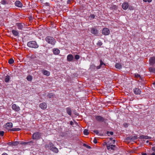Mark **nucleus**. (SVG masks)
I'll use <instances>...</instances> for the list:
<instances>
[{
	"mask_svg": "<svg viewBox=\"0 0 155 155\" xmlns=\"http://www.w3.org/2000/svg\"><path fill=\"white\" fill-rule=\"evenodd\" d=\"M14 62V60L12 58L10 59L8 61V63L10 64H12Z\"/></svg>",
	"mask_w": 155,
	"mask_h": 155,
	"instance_id": "nucleus-30",
	"label": "nucleus"
},
{
	"mask_svg": "<svg viewBox=\"0 0 155 155\" xmlns=\"http://www.w3.org/2000/svg\"><path fill=\"white\" fill-rule=\"evenodd\" d=\"M134 92L136 94H140L141 93V91L138 88H135L134 89Z\"/></svg>",
	"mask_w": 155,
	"mask_h": 155,
	"instance_id": "nucleus-8",
	"label": "nucleus"
},
{
	"mask_svg": "<svg viewBox=\"0 0 155 155\" xmlns=\"http://www.w3.org/2000/svg\"><path fill=\"white\" fill-rule=\"evenodd\" d=\"M1 3L3 5L8 4V2L5 0H3L2 1Z\"/></svg>",
	"mask_w": 155,
	"mask_h": 155,
	"instance_id": "nucleus-33",
	"label": "nucleus"
},
{
	"mask_svg": "<svg viewBox=\"0 0 155 155\" xmlns=\"http://www.w3.org/2000/svg\"><path fill=\"white\" fill-rule=\"evenodd\" d=\"M27 80L29 81H31L32 79V77L30 75H28L26 78Z\"/></svg>",
	"mask_w": 155,
	"mask_h": 155,
	"instance_id": "nucleus-26",
	"label": "nucleus"
},
{
	"mask_svg": "<svg viewBox=\"0 0 155 155\" xmlns=\"http://www.w3.org/2000/svg\"><path fill=\"white\" fill-rule=\"evenodd\" d=\"M21 145H26L28 144V143L27 142H21Z\"/></svg>",
	"mask_w": 155,
	"mask_h": 155,
	"instance_id": "nucleus-44",
	"label": "nucleus"
},
{
	"mask_svg": "<svg viewBox=\"0 0 155 155\" xmlns=\"http://www.w3.org/2000/svg\"><path fill=\"white\" fill-rule=\"evenodd\" d=\"M91 67V68H94L95 67V66L94 65H92Z\"/></svg>",
	"mask_w": 155,
	"mask_h": 155,
	"instance_id": "nucleus-58",
	"label": "nucleus"
},
{
	"mask_svg": "<svg viewBox=\"0 0 155 155\" xmlns=\"http://www.w3.org/2000/svg\"><path fill=\"white\" fill-rule=\"evenodd\" d=\"M87 145L86 144H85V143H84V144H83V146H84V147H86Z\"/></svg>",
	"mask_w": 155,
	"mask_h": 155,
	"instance_id": "nucleus-61",
	"label": "nucleus"
},
{
	"mask_svg": "<svg viewBox=\"0 0 155 155\" xmlns=\"http://www.w3.org/2000/svg\"><path fill=\"white\" fill-rule=\"evenodd\" d=\"M148 155H155V153L154 152H153L151 154H148Z\"/></svg>",
	"mask_w": 155,
	"mask_h": 155,
	"instance_id": "nucleus-55",
	"label": "nucleus"
},
{
	"mask_svg": "<svg viewBox=\"0 0 155 155\" xmlns=\"http://www.w3.org/2000/svg\"><path fill=\"white\" fill-rule=\"evenodd\" d=\"M93 131L94 133H95L97 134H98L99 133L98 131L97 130H94Z\"/></svg>",
	"mask_w": 155,
	"mask_h": 155,
	"instance_id": "nucleus-50",
	"label": "nucleus"
},
{
	"mask_svg": "<svg viewBox=\"0 0 155 155\" xmlns=\"http://www.w3.org/2000/svg\"><path fill=\"white\" fill-rule=\"evenodd\" d=\"M54 94L53 93H49L47 95L48 97L51 98L52 97L54 96Z\"/></svg>",
	"mask_w": 155,
	"mask_h": 155,
	"instance_id": "nucleus-24",
	"label": "nucleus"
},
{
	"mask_svg": "<svg viewBox=\"0 0 155 155\" xmlns=\"http://www.w3.org/2000/svg\"><path fill=\"white\" fill-rule=\"evenodd\" d=\"M124 126L125 127H128L127 124L126 123H125L124 124Z\"/></svg>",
	"mask_w": 155,
	"mask_h": 155,
	"instance_id": "nucleus-52",
	"label": "nucleus"
},
{
	"mask_svg": "<svg viewBox=\"0 0 155 155\" xmlns=\"http://www.w3.org/2000/svg\"><path fill=\"white\" fill-rule=\"evenodd\" d=\"M16 25L17 26L18 29L22 30L23 28L25 25L24 24L19 23H16Z\"/></svg>",
	"mask_w": 155,
	"mask_h": 155,
	"instance_id": "nucleus-6",
	"label": "nucleus"
},
{
	"mask_svg": "<svg viewBox=\"0 0 155 155\" xmlns=\"http://www.w3.org/2000/svg\"><path fill=\"white\" fill-rule=\"evenodd\" d=\"M102 33L104 35H108L110 34V30L107 28H104L102 30Z\"/></svg>",
	"mask_w": 155,
	"mask_h": 155,
	"instance_id": "nucleus-4",
	"label": "nucleus"
},
{
	"mask_svg": "<svg viewBox=\"0 0 155 155\" xmlns=\"http://www.w3.org/2000/svg\"><path fill=\"white\" fill-rule=\"evenodd\" d=\"M140 139H150L151 138L150 137H148L147 136L142 135L139 137Z\"/></svg>",
	"mask_w": 155,
	"mask_h": 155,
	"instance_id": "nucleus-16",
	"label": "nucleus"
},
{
	"mask_svg": "<svg viewBox=\"0 0 155 155\" xmlns=\"http://www.w3.org/2000/svg\"><path fill=\"white\" fill-rule=\"evenodd\" d=\"M7 144L9 146H12V142H8L7 143Z\"/></svg>",
	"mask_w": 155,
	"mask_h": 155,
	"instance_id": "nucleus-43",
	"label": "nucleus"
},
{
	"mask_svg": "<svg viewBox=\"0 0 155 155\" xmlns=\"http://www.w3.org/2000/svg\"><path fill=\"white\" fill-rule=\"evenodd\" d=\"M45 148H49V143L48 144H45Z\"/></svg>",
	"mask_w": 155,
	"mask_h": 155,
	"instance_id": "nucleus-51",
	"label": "nucleus"
},
{
	"mask_svg": "<svg viewBox=\"0 0 155 155\" xmlns=\"http://www.w3.org/2000/svg\"><path fill=\"white\" fill-rule=\"evenodd\" d=\"M153 85H155V82H154L153 83Z\"/></svg>",
	"mask_w": 155,
	"mask_h": 155,
	"instance_id": "nucleus-64",
	"label": "nucleus"
},
{
	"mask_svg": "<svg viewBox=\"0 0 155 155\" xmlns=\"http://www.w3.org/2000/svg\"><path fill=\"white\" fill-rule=\"evenodd\" d=\"M150 63V65H153L155 63V57L151 58L149 59Z\"/></svg>",
	"mask_w": 155,
	"mask_h": 155,
	"instance_id": "nucleus-11",
	"label": "nucleus"
},
{
	"mask_svg": "<svg viewBox=\"0 0 155 155\" xmlns=\"http://www.w3.org/2000/svg\"><path fill=\"white\" fill-rule=\"evenodd\" d=\"M142 155H147V154L146 153H142Z\"/></svg>",
	"mask_w": 155,
	"mask_h": 155,
	"instance_id": "nucleus-60",
	"label": "nucleus"
},
{
	"mask_svg": "<svg viewBox=\"0 0 155 155\" xmlns=\"http://www.w3.org/2000/svg\"><path fill=\"white\" fill-rule=\"evenodd\" d=\"M137 136H134V137H131V139L133 140H136L137 139Z\"/></svg>",
	"mask_w": 155,
	"mask_h": 155,
	"instance_id": "nucleus-37",
	"label": "nucleus"
},
{
	"mask_svg": "<svg viewBox=\"0 0 155 155\" xmlns=\"http://www.w3.org/2000/svg\"><path fill=\"white\" fill-rule=\"evenodd\" d=\"M41 136V134L39 132H36L34 133L32 135V138L34 140H39Z\"/></svg>",
	"mask_w": 155,
	"mask_h": 155,
	"instance_id": "nucleus-3",
	"label": "nucleus"
},
{
	"mask_svg": "<svg viewBox=\"0 0 155 155\" xmlns=\"http://www.w3.org/2000/svg\"><path fill=\"white\" fill-rule=\"evenodd\" d=\"M93 142L94 143H97V140L96 138H95L93 140Z\"/></svg>",
	"mask_w": 155,
	"mask_h": 155,
	"instance_id": "nucleus-48",
	"label": "nucleus"
},
{
	"mask_svg": "<svg viewBox=\"0 0 155 155\" xmlns=\"http://www.w3.org/2000/svg\"><path fill=\"white\" fill-rule=\"evenodd\" d=\"M152 0H143V1L145 2H151Z\"/></svg>",
	"mask_w": 155,
	"mask_h": 155,
	"instance_id": "nucleus-45",
	"label": "nucleus"
},
{
	"mask_svg": "<svg viewBox=\"0 0 155 155\" xmlns=\"http://www.w3.org/2000/svg\"><path fill=\"white\" fill-rule=\"evenodd\" d=\"M116 147V145H111V149L114 150V148Z\"/></svg>",
	"mask_w": 155,
	"mask_h": 155,
	"instance_id": "nucleus-41",
	"label": "nucleus"
},
{
	"mask_svg": "<svg viewBox=\"0 0 155 155\" xmlns=\"http://www.w3.org/2000/svg\"><path fill=\"white\" fill-rule=\"evenodd\" d=\"M74 59V57L72 55L70 54L67 57V60L69 61H71Z\"/></svg>",
	"mask_w": 155,
	"mask_h": 155,
	"instance_id": "nucleus-14",
	"label": "nucleus"
},
{
	"mask_svg": "<svg viewBox=\"0 0 155 155\" xmlns=\"http://www.w3.org/2000/svg\"><path fill=\"white\" fill-rule=\"evenodd\" d=\"M100 65H101L102 67H104V66L105 65V64L104 63L102 60L101 59L100 60Z\"/></svg>",
	"mask_w": 155,
	"mask_h": 155,
	"instance_id": "nucleus-29",
	"label": "nucleus"
},
{
	"mask_svg": "<svg viewBox=\"0 0 155 155\" xmlns=\"http://www.w3.org/2000/svg\"><path fill=\"white\" fill-rule=\"evenodd\" d=\"M152 150L153 151L155 152V147H153L152 148Z\"/></svg>",
	"mask_w": 155,
	"mask_h": 155,
	"instance_id": "nucleus-53",
	"label": "nucleus"
},
{
	"mask_svg": "<svg viewBox=\"0 0 155 155\" xmlns=\"http://www.w3.org/2000/svg\"><path fill=\"white\" fill-rule=\"evenodd\" d=\"M39 107L43 109H45L47 107V105L45 103H41L39 105Z\"/></svg>",
	"mask_w": 155,
	"mask_h": 155,
	"instance_id": "nucleus-12",
	"label": "nucleus"
},
{
	"mask_svg": "<svg viewBox=\"0 0 155 155\" xmlns=\"http://www.w3.org/2000/svg\"><path fill=\"white\" fill-rule=\"evenodd\" d=\"M53 52L54 54H58L59 53L60 51L57 48L54 49L53 50Z\"/></svg>",
	"mask_w": 155,
	"mask_h": 155,
	"instance_id": "nucleus-20",
	"label": "nucleus"
},
{
	"mask_svg": "<svg viewBox=\"0 0 155 155\" xmlns=\"http://www.w3.org/2000/svg\"><path fill=\"white\" fill-rule=\"evenodd\" d=\"M66 111L67 113L69 115L71 116V109L70 107H68L66 108Z\"/></svg>",
	"mask_w": 155,
	"mask_h": 155,
	"instance_id": "nucleus-19",
	"label": "nucleus"
},
{
	"mask_svg": "<svg viewBox=\"0 0 155 155\" xmlns=\"http://www.w3.org/2000/svg\"><path fill=\"white\" fill-rule=\"evenodd\" d=\"M75 59L76 60H78L80 58V56L79 55L77 54L74 56Z\"/></svg>",
	"mask_w": 155,
	"mask_h": 155,
	"instance_id": "nucleus-38",
	"label": "nucleus"
},
{
	"mask_svg": "<svg viewBox=\"0 0 155 155\" xmlns=\"http://www.w3.org/2000/svg\"><path fill=\"white\" fill-rule=\"evenodd\" d=\"M95 119L98 122H103L104 121L105 119L101 116L97 115L95 116Z\"/></svg>",
	"mask_w": 155,
	"mask_h": 155,
	"instance_id": "nucleus-5",
	"label": "nucleus"
},
{
	"mask_svg": "<svg viewBox=\"0 0 155 155\" xmlns=\"http://www.w3.org/2000/svg\"><path fill=\"white\" fill-rule=\"evenodd\" d=\"M113 138H111H111H110V140H113Z\"/></svg>",
	"mask_w": 155,
	"mask_h": 155,
	"instance_id": "nucleus-63",
	"label": "nucleus"
},
{
	"mask_svg": "<svg viewBox=\"0 0 155 155\" xmlns=\"http://www.w3.org/2000/svg\"><path fill=\"white\" fill-rule=\"evenodd\" d=\"M115 67L117 68L120 69L122 68V66L119 63H116L115 65Z\"/></svg>",
	"mask_w": 155,
	"mask_h": 155,
	"instance_id": "nucleus-23",
	"label": "nucleus"
},
{
	"mask_svg": "<svg viewBox=\"0 0 155 155\" xmlns=\"http://www.w3.org/2000/svg\"><path fill=\"white\" fill-rule=\"evenodd\" d=\"M84 134L86 135H88L89 134V133L88 132V130L87 129H85L84 130Z\"/></svg>",
	"mask_w": 155,
	"mask_h": 155,
	"instance_id": "nucleus-31",
	"label": "nucleus"
},
{
	"mask_svg": "<svg viewBox=\"0 0 155 155\" xmlns=\"http://www.w3.org/2000/svg\"><path fill=\"white\" fill-rule=\"evenodd\" d=\"M6 129H8L12 128V124L11 123H8L6 124Z\"/></svg>",
	"mask_w": 155,
	"mask_h": 155,
	"instance_id": "nucleus-18",
	"label": "nucleus"
},
{
	"mask_svg": "<svg viewBox=\"0 0 155 155\" xmlns=\"http://www.w3.org/2000/svg\"><path fill=\"white\" fill-rule=\"evenodd\" d=\"M97 45H99L100 46L102 45V43L101 41H99L98 42Z\"/></svg>",
	"mask_w": 155,
	"mask_h": 155,
	"instance_id": "nucleus-47",
	"label": "nucleus"
},
{
	"mask_svg": "<svg viewBox=\"0 0 155 155\" xmlns=\"http://www.w3.org/2000/svg\"><path fill=\"white\" fill-rule=\"evenodd\" d=\"M27 143H28V144H30V143H33V141H30V142H28Z\"/></svg>",
	"mask_w": 155,
	"mask_h": 155,
	"instance_id": "nucleus-57",
	"label": "nucleus"
},
{
	"mask_svg": "<svg viewBox=\"0 0 155 155\" xmlns=\"http://www.w3.org/2000/svg\"><path fill=\"white\" fill-rule=\"evenodd\" d=\"M12 32L13 34L15 36H18L19 35V33L18 31L14 29L12 30Z\"/></svg>",
	"mask_w": 155,
	"mask_h": 155,
	"instance_id": "nucleus-17",
	"label": "nucleus"
},
{
	"mask_svg": "<svg viewBox=\"0 0 155 155\" xmlns=\"http://www.w3.org/2000/svg\"><path fill=\"white\" fill-rule=\"evenodd\" d=\"M111 8L112 9H116L117 8V7L116 5H113L112 6Z\"/></svg>",
	"mask_w": 155,
	"mask_h": 155,
	"instance_id": "nucleus-39",
	"label": "nucleus"
},
{
	"mask_svg": "<svg viewBox=\"0 0 155 155\" xmlns=\"http://www.w3.org/2000/svg\"><path fill=\"white\" fill-rule=\"evenodd\" d=\"M27 45L29 47L35 48H37L39 47L37 42L35 41H29L27 43Z\"/></svg>",
	"mask_w": 155,
	"mask_h": 155,
	"instance_id": "nucleus-2",
	"label": "nucleus"
},
{
	"mask_svg": "<svg viewBox=\"0 0 155 155\" xmlns=\"http://www.w3.org/2000/svg\"><path fill=\"white\" fill-rule=\"evenodd\" d=\"M75 114L77 116L79 115V114L78 113H76Z\"/></svg>",
	"mask_w": 155,
	"mask_h": 155,
	"instance_id": "nucleus-62",
	"label": "nucleus"
},
{
	"mask_svg": "<svg viewBox=\"0 0 155 155\" xmlns=\"http://www.w3.org/2000/svg\"><path fill=\"white\" fill-rule=\"evenodd\" d=\"M21 130V129L20 128H14L11 129H9L8 130V131H19Z\"/></svg>",
	"mask_w": 155,
	"mask_h": 155,
	"instance_id": "nucleus-22",
	"label": "nucleus"
},
{
	"mask_svg": "<svg viewBox=\"0 0 155 155\" xmlns=\"http://www.w3.org/2000/svg\"><path fill=\"white\" fill-rule=\"evenodd\" d=\"M5 132L4 131H0V135L3 136H4Z\"/></svg>",
	"mask_w": 155,
	"mask_h": 155,
	"instance_id": "nucleus-40",
	"label": "nucleus"
},
{
	"mask_svg": "<svg viewBox=\"0 0 155 155\" xmlns=\"http://www.w3.org/2000/svg\"><path fill=\"white\" fill-rule=\"evenodd\" d=\"M86 147L88 149H91V147L88 145H87Z\"/></svg>",
	"mask_w": 155,
	"mask_h": 155,
	"instance_id": "nucleus-54",
	"label": "nucleus"
},
{
	"mask_svg": "<svg viewBox=\"0 0 155 155\" xmlns=\"http://www.w3.org/2000/svg\"><path fill=\"white\" fill-rule=\"evenodd\" d=\"M107 150H109L110 149H111V145H109V146L107 145Z\"/></svg>",
	"mask_w": 155,
	"mask_h": 155,
	"instance_id": "nucleus-49",
	"label": "nucleus"
},
{
	"mask_svg": "<svg viewBox=\"0 0 155 155\" xmlns=\"http://www.w3.org/2000/svg\"><path fill=\"white\" fill-rule=\"evenodd\" d=\"M15 5L18 7H21L22 6V3L19 1H18L15 2Z\"/></svg>",
	"mask_w": 155,
	"mask_h": 155,
	"instance_id": "nucleus-15",
	"label": "nucleus"
},
{
	"mask_svg": "<svg viewBox=\"0 0 155 155\" xmlns=\"http://www.w3.org/2000/svg\"><path fill=\"white\" fill-rule=\"evenodd\" d=\"M42 72L43 74L47 76H48L50 74V72L45 70H42Z\"/></svg>",
	"mask_w": 155,
	"mask_h": 155,
	"instance_id": "nucleus-13",
	"label": "nucleus"
},
{
	"mask_svg": "<svg viewBox=\"0 0 155 155\" xmlns=\"http://www.w3.org/2000/svg\"><path fill=\"white\" fill-rule=\"evenodd\" d=\"M12 108L13 110L16 111H18L20 110V108L15 104L12 105Z\"/></svg>",
	"mask_w": 155,
	"mask_h": 155,
	"instance_id": "nucleus-7",
	"label": "nucleus"
},
{
	"mask_svg": "<svg viewBox=\"0 0 155 155\" xmlns=\"http://www.w3.org/2000/svg\"><path fill=\"white\" fill-rule=\"evenodd\" d=\"M19 143V142L18 141H15L12 142V146H16Z\"/></svg>",
	"mask_w": 155,
	"mask_h": 155,
	"instance_id": "nucleus-28",
	"label": "nucleus"
},
{
	"mask_svg": "<svg viewBox=\"0 0 155 155\" xmlns=\"http://www.w3.org/2000/svg\"><path fill=\"white\" fill-rule=\"evenodd\" d=\"M50 149L52 151H54L55 153H58V149L54 147H52L51 148H50Z\"/></svg>",
	"mask_w": 155,
	"mask_h": 155,
	"instance_id": "nucleus-21",
	"label": "nucleus"
},
{
	"mask_svg": "<svg viewBox=\"0 0 155 155\" xmlns=\"http://www.w3.org/2000/svg\"><path fill=\"white\" fill-rule=\"evenodd\" d=\"M149 70L150 72L155 73V68H149Z\"/></svg>",
	"mask_w": 155,
	"mask_h": 155,
	"instance_id": "nucleus-27",
	"label": "nucleus"
},
{
	"mask_svg": "<svg viewBox=\"0 0 155 155\" xmlns=\"http://www.w3.org/2000/svg\"><path fill=\"white\" fill-rule=\"evenodd\" d=\"M91 32L93 34L96 35L98 34V30L94 28H92L91 30Z\"/></svg>",
	"mask_w": 155,
	"mask_h": 155,
	"instance_id": "nucleus-9",
	"label": "nucleus"
},
{
	"mask_svg": "<svg viewBox=\"0 0 155 155\" xmlns=\"http://www.w3.org/2000/svg\"><path fill=\"white\" fill-rule=\"evenodd\" d=\"M95 15L94 14H91L89 16V18H91L92 19H94L95 17Z\"/></svg>",
	"mask_w": 155,
	"mask_h": 155,
	"instance_id": "nucleus-34",
	"label": "nucleus"
},
{
	"mask_svg": "<svg viewBox=\"0 0 155 155\" xmlns=\"http://www.w3.org/2000/svg\"><path fill=\"white\" fill-rule=\"evenodd\" d=\"M113 132L112 131H108L106 133V134L108 135V136H109V134H110L111 135H113Z\"/></svg>",
	"mask_w": 155,
	"mask_h": 155,
	"instance_id": "nucleus-35",
	"label": "nucleus"
},
{
	"mask_svg": "<svg viewBox=\"0 0 155 155\" xmlns=\"http://www.w3.org/2000/svg\"><path fill=\"white\" fill-rule=\"evenodd\" d=\"M10 77L9 75H7L5 78V81L6 82H8L9 81V80H10Z\"/></svg>",
	"mask_w": 155,
	"mask_h": 155,
	"instance_id": "nucleus-25",
	"label": "nucleus"
},
{
	"mask_svg": "<svg viewBox=\"0 0 155 155\" xmlns=\"http://www.w3.org/2000/svg\"><path fill=\"white\" fill-rule=\"evenodd\" d=\"M122 7L124 10H126L128 8L129 5L127 2H125L123 3Z\"/></svg>",
	"mask_w": 155,
	"mask_h": 155,
	"instance_id": "nucleus-10",
	"label": "nucleus"
},
{
	"mask_svg": "<svg viewBox=\"0 0 155 155\" xmlns=\"http://www.w3.org/2000/svg\"><path fill=\"white\" fill-rule=\"evenodd\" d=\"M49 149L51 148L52 147H54V146L53 144L51 142H50L49 143Z\"/></svg>",
	"mask_w": 155,
	"mask_h": 155,
	"instance_id": "nucleus-32",
	"label": "nucleus"
},
{
	"mask_svg": "<svg viewBox=\"0 0 155 155\" xmlns=\"http://www.w3.org/2000/svg\"><path fill=\"white\" fill-rule=\"evenodd\" d=\"M74 124V123L72 121H71L70 122V124L71 125H73V124Z\"/></svg>",
	"mask_w": 155,
	"mask_h": 155,
	"instance_id": "nucleus-56",
	"label": "nucleus"
},
{
	"mask_svg": "<svg viewBox=\"0 0 155 155\" xmlns=\"http://www.w3.org/2000/svg\"><path fill=\"white\" fill-rule=\"evenodd\" d=\"M2 155H8V154L7 153H3Z\"/></svg>",
	"mask_w": 155,
	"mask_h": 155,
	"instance_id": "nucleus-59",
	"label": "nucleus"
},
{
	"mask_svg": "<svg viewBox=\"0 0 155 155\" xmlns=\"http://www.w3.org/2000/svg\"><path fill=\"white\" fill-rule=\"evenodd\" d=\"M73 0H68L67 3L68 4H71V3L73 2Z\"/></svg>",
	"mask_w": 155,
	"mask_h": 155,
	"instance_id": "nucleus-42",
	"label": "nucleus"
},
{
	"mask_svg": "<svg viewBox=\"0 0 155 155\" xmlns=\"http://www.w3.org/2000/svg\"><path fill=\"white\" fill-rule=\"evenodd\" d=\"M101 67L103 68V67H102V66H101V65H100H100H99V66H97V67H96V68H97V69H100V68H101Z\"/></svg>",
	"mask_w": 155,
	"mask_h": 155,
	"instance_id": "nucleus-46",
	"label": "nucleus"
},
{
	"mask_svg": "<svg viewBox=\"0 0 155 155\" xmlns=\"http://www.w3.org/2000/svg\"><path fill=\"white\" fill-rule=\"evenodd\" d=\"M45 41L48 43L54 45L56 41L53 37L50 36H47L45 38Z\"/></svg>",
	"mask_w": 155,
	"mask_h": 155,
	"instance_id": "nucleus-1",
	"label": "nucleus"
},
{
	"mask_svg": "<svg viewBox=\"0 0 155 155\" xmlns=\"http://www.w3.org/2000/svg\"><path fill=\"white\" fill-rule=\"evenodd\" d=\"M135 77L136 78H141L140 75L138 74H135Z\"/></svg>",
	"mask_w": 155,
	"mask_h": 155,
	"instance_id": "nucleus-36",
	"label": "nucleus"
}]
</instances>
